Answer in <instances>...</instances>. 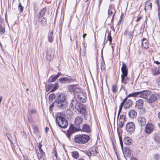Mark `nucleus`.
Wrapping results in <instances>:
<instances>
[{"label":"nucleus","instance_id":"12","mask_svg":"<svg viewBox=\"0 0 160 160\" xmlns=\"http://www.w3.org/2000/svg\"><path fill=\"white\" fill-rule=\"evenodd\" d=\"M54 53V51L52 49L49 48L47 49L46 57L48 61H51L53 59Z\"/></svg>","mask_w":160,"mask_h":160},{"label":"nucleus","instance_id":"62","mask_svg":"<svg viewBox=\"0 0 160 160\" xmlns=\"http://www.w3.org/2000/svg\"><path fill=\"white\" fill-rule=\"evenodd\" d=\"M87 35V34L86 33H85V34H84L83 35H82V37H83V38H85L86 36Z\"/></svg>","mask_w":160,"mask_h":160},{"label":"nucleus","instance_id":"34","mask_svg":"<svg viewBox=\"0 0 160 160\" xmlns=\"http://www.w3.org/2000/svg\"><path fill=\"white\" fill-rule=\"evenodd\" d=\"M72 157L75 158H78L79 157V153L77 151H74L72 152Z\"/></svg>","mask_w":160,"mask_h":160},{"label":"nucleus","instance_id":"47","mask_svg":"<svg viewBox=\"0 0 160 160\" xmlns=\"http://www.w3.org/2000/svg\"><path fill=\"white\" fill-rule=\"evenodd\" d=\"M82 44L83 45L82 52L84 53V55H83L84 56L86 54V47L85 46V44L84 42H83Z\"/></svg>","mask_w":160,"mask_h":160},{"label":"nucleus","instance_id":"53","mask_svg":"<svg viewBox=\"0 0 160 160\" xmlns=\"http://www.w3.org/2000/svg\"><path fill=\"white\" fill-rule=\"evenodd\" d=\"M106 33H105V37H104V43L102 44L103 45H104L108 42V41L107 40L106 41L105 40H106Z\"/></svg>","mask_w":160,"mask_h":160},{"label":"nucleus","instance_id":"3","mask_svg":"<svg viewBox=\"0 0 160 160\" xmlns=\"http://www.w3.org/2000/svg\"><path fill=\"white\" fill-rule=\"evenodd\" d=\"M76 100H72L71 101L70 106L77 113H80L84 117L85 119L87 120L85 116L87 114L85 106L83 104L78 102Z\"/></svg>","mask_w":160,"mask_h":160},{"label":"nucleus","instance_id":"29","mask_svg":"<svg viewBox=\"0 0 160 160\" xmlns=\"http://www.w3.org/2000/svg\"><path fill=\"white\" fill-rule=\"evenodd\" d=\"M146 7H147V8L148 10H151L152 9V4L149 1H147L146 2L145 8V10H146Z\"/></svg>","mask_w":160,"mask_h":160},{"label":"nucleus","instance_id":"25","mask_svg":"<svg viewBox=\"0 0 160 160\" xmlns=\"http://www.w3.org/2000/svg\"><path fill=\"white\" fill-rule=\"evenodd\" d=\"M123 152L124 155L127 157H129L131 155V151L127 147H125L124 148V149L123 150Z\"/></svg>","mask_w":160,"mask_h":160},{"label":"nucleus","instance_id":"35","mask_svg":"<svg viewBox=\"0 0 160 160\" xmlns=\"http://www.w3.org/2000/svg\"><path fill=\"white\" fill-rule=\"evenodd\" d=\"M58 82L55 83V84H54L53 88L51 90L50 92H53L55 91L57 89H58Z\"/></svg>","mask_w":160,"mask_h":160},{"label":"nucleus","instance_id":"19","mask_svg":"<svg viewBox=\"0 0 160 160\" xmlns=\"http://www.w3.org/2000/svg\"><path fill=\"white\" fill-rule=\"evenodd\" d=\"M61 75L62 73L61 72H58L56 75L51 76L49 79V82H54Z\"/></svg>","mask_w":160,"mask_h":160},{"label":"nucleus","instance_id":"24","mask_svg":"<svg viewBox=\"0 0 160 160\" xmlns=\"http://www.w3.org/2000/svg\"><path fill=\"white\" fill-rule=\"evenodd\" d=\"M48 41L52 42L54 40L53 32V31H49L48 35Z\"/></svg>","mask_w":160,"mask_h":160},{"label":"nucleus","instance_id":"7","mask_svg":"<svg viewBox=\"0 0 160 160\" xmlns=\"http://www.w3.org/2000/svg\"><path fill=\"white\" fill-rule=\"evenodd\" d=\"M121 69L122 73L121 75V82L126 84L127 83L126 81L128 75V69L125 63L123 62L122 63V66Z\"/></svg>","mask_w":160,"mask_h":160},{"label":"nucleus","instance_id":"21","mask_svg":"<svg viewBox=\"0 0 160 160\" xmlns=\"http://www.w3.org/2000/svg\"><path fill=\"white\" fill-rule=\"evenodd\" d=\"M129 117L131 118H136L137 116V112L134 109H132L130 110L128 113Z\"/></svg>","mask_w":160,"mask_h":160},{"label":"nucleus","instance_id":"59","mask_svg":"<svg viewBox=\"0 0 160 160\" xmlns=\"http://www.w3.org/2000/svg\"><path fill=\"white\" fill-rule=\"evenodd\" d=\"M156 2L157 3V6H159V5L160 4H159V0H156Z\"/></svg>","mask_w":160,"mask_h":160},{"label":"nucleus","instance_id":"33","mask_svg":"<svg viewBox=\"0 0 160 160\" xmlns=\"http://www.w3.org/2000/svg\"><path fill=\"white\" fill-rule=\"evenodd\" d=\"M138 94V93L137 92H135L128 94V95L125 98H126V100H125V101L127 100L128 99V98H129L130 97H137Z\"/></svg>","mask_w":160,"mask_h":160},{"label":"nucleus","instance_id":"2","mask_svg":"<svg viewBox=\"0 0 160 160\" xmlns=\"http://www.w3.org/2000/svg\"><path fill=\"white\" fill-rule=\"evenodd\" d=\"M83 120V118L79 116L77 117L75 119V123L76 126L73 124H71L69 129L67 131L66 133L67 137L70 139V136L72 134L75 132L80 131L81 128L79 125L80 124Z\"/></svg>","mask_w":160,"mask_h":160},{"label":"nucleus","instance_id":"28","mask_svg":"<svg viewBox=\"0 0 160 160\" xmlns=\"http://www.w3.org/2000/svg\"><path fill=\"white\" fill-rule=\"evenodd\" d=\"M126 100V98L124 99L122 102L121 103L120 105V106L119 110L118 112V118L119 117V115L120 113V112L122 110V107L124 105V103L125 102V100Z\"/></svg>","mask_w":160,"mask_h":160},{"label":"nucleus","instance_id":"40","mask_svg":"<svg viewBox=\"0 0 160 160\" xmlns=\"http://www.w3.org/2000/svg\"><path fill=\"white\" fill-rule=\"evenodd\" d=\"M38 154H39V155H38L39 158H40L42 159V158H44L43 157L45 155V153L43 151H42L40 152V153H38Z\"/></svg>","mask_w":160,"mask_h":160},{"label":"nucleus","instance_id":"57","mask_svg":"<svg viewBox=\"0 0 160 160\" xmlns=\"http://www.w3.org/2000/svg\"><path fill=\"white\" fill-rule=\"evenodd\" d=\"M42 145L40 143H39V145L38 146V149H41V147H42Z\"/></svg>","mask_w":160,"mask_h":160},{"label":"nucleus","instance_id":"37","mask_svg":"<svg viewBox=\"0 0 160 160\" xmlns=\"http://www.w3.org/2000/svg\"><path fill=\"white\" fill-rule=\"evenodd\" d=\"M41 22L42 25L43 26H46L47 24V20L44 17H43V18L41 20Z\"/></svg>","mask_w":160,"mask_h":160},{"label":"nucleus","instance_id":"6","mask_svg":"<svg viewBox=\"0 0 160 160\" xmlns=\"http://www.w3.org/2000/svg\"><path fill=\"white\" fill-rule=\"evenodd\" d=\"M74 97L76 100L81 102L85 103L86 101V94L82 92L78 91L76 92Z\"/></svg>","mask_w":160,"mask_h":160},{"label":"nucleus","instance_id":"14","mask_svg":"<svg viewBox=\"0 0 160 160\" xmlns=\"http://www.w3.org/2000/svg\"><path fill=\"white\" fill-rule=\"evenodd\" d=\"M137 122L139 126L142 127L146 125V120L144 117H140L137 118Z\"/></svg>","mask_w":160,"mask_h":160},{"label":"nucleus","instance_id":"4","mask_svg":"<svg viewBox=\"0 0 160 160\" xmlns=\"http://www.w3.org/2000/svg\"><path fill=\"white\" fill-rule=\"evenodd\" d=\"M74 139L76 143L82 144L90 140V137L87 134H78L75 135Z\"/></svg>","mask_w":160,"mask_h":160},{"label":"nucleus","instance_id":"13","mask_svg":"<svg viewBox=\"0 0 160 160\" xmlns=\"http://www.w3.org/2000/svg\"><path fill=\"white\" fill-rule=\"evenodd\" d=\"M61 83H70L74 81V79H72L69 77H64L63 78H61L58 80Z\"/></svg>","mask_w":160,"mask_h":160},{"label":"nucleus","instance_id":"38","mask_svg":"<svg viewBox=\"0 0 160 160\" xmlns=\"http://www.w3.org/2000/svg\"><path fill=\"white\" fill-rule=\"evenodd\" d=\"M117 85H112V92L113 93H115L117 91Z\"/></svg>","mask_w":160,"mask_h":160},{"label":"nucleus","instance_id":"20","mask_svg":"<svg viewBox=\"0 0 160 160\" xmlns=\"http://www.w3.org/2000/svg\"><path fill=\"white\" fill-rule=\"evenodd\" d=\"M76 85H69L68 89L70 92L71 93H74V94L78 92L77 90L78 89L76 87Z\"/></svg>","mask_w":160,"mask_h":160},{"label":"nucleus","instance_id":"15","mask_svg":"<svg viewBox=\"0 0 160 160\" xmlns=\"http://www.w3.org/2000/svg\"><path fill=\"white\" fill-rule=\"evenodd\" d=\"M82 132H85L87 133H90L91 131V129L90 126L87 124H84L80 130Z\"/></svg>","mask_w":160,"mask_h":160},{"label":"nucleus","instance_id":"42","mask_svg":"<svg viewBox=\"0 0 160 160\" xmlns=\"http://www.w3.org/2000/svg\"><path fill=\"white\" fill-rule=\"evenodd\" d=\"M33 133L35 134L37 133L38 131V127L36 126H35L33 127Z\"/></svg>","mask_w":160,"mask_h":160},{"label":"nucleus","instance_id":"10","mask_svg":"<svg viewBox=\"0 0 160 160\" xmlns=\"http://www.w3.org/2000/svg\"><path fill=\"white\" fill-rule=\"evenodd\" d=\"M137 92V96L144 98H147L148 97L149 94V91L147 90H144L140 92Z\"/></svg>","mask_w":160,"mask_h":160},{"label":"nucleus","instance_id":"8","mask_svg":"<svg viewBox=\"0 0 160 160\" xmlns=\"http://www.w3.org/2000/svg\"><path fill=\"white\" fill-rule=\"evenodd\" d=\"M135 128V125L133 122H129L126 124V129L128 133H132L134 132Z\"/></svg>","mask_w":160,"mask_h":160},{"label":"nucleus","instance_id":"11","mask_svg":"<svg viewBox=\"0 0 160 160\" xmlns=\"http://www.w3.org/2000/svg\"><path fill=\"white\" fill-rule=\"evenodd\" d=\"M99 152V150L98 148L93 147L90 149L88 152H87V154L88 156H94L97 154Z\"/></svg>","mask_w":160,"mask_h":160},{"label":"nucleus","instance_id":"27","mask_svg":"<svg viewBox=\"0 0 160 160\" xmlns=\"http://www.w3.org/2000/svg\"><path fill=\"white\" fill-rule=\"evenodd\" d=\"M123 142L125 144L129 145L131 143V140L129 137L125 136L124 138Z\"/></svg>","mask_w":160,"mask_h":160},{"label":"nucleus","instance_id":"18","mask_svg":"<svg viewBox=\"0 0 160 160\" xmlns=\"http://www.w3.org/2000/svg\"><path fill=\"white\" fill-rule=\"evenodd\" d=\"M153 130V127L151 124H147L145 127V131L147 133H150Z\"/></svg>","mask_w":160,"mask_h":160},{"label":"nucleus","instance_id":"49","mask_svg":"<svg viewBox=\"0 0 160 160\" xmlns=\"http://www.w3.org/2000/svg\"><path fill=\"white\" fill-rule=\"evenodd\" d=\"M121 146V148L122 150H123V142L122 140H121V138L120 139V140H119Z\"/></svg>","mask_w":160,"mask_h":160},{"label":"nucleus","instance_id":"50","mask_svg":"<svg viewBox=\"0 0 160 160\" xmlns=\"http://www.w3.org/2000/svg\"><path fill=\"white\" fill-rule=\"evenodd\" d=\"M118 129V128H117L118 133V136L119 137V140H120V139H121V140H122V136L120 135V132H119Z\"/></svg>","mask_w":160,"mask_h":160},{"label":"nucleus","instance_id":"63","mask_svg":"<svg viewBox=\"0 0 160 160\" xmlns=\"http://www.w3.org/2000/svg\"><path fill=\"white\" fill-rule=\"evenodd\" d=\"M158 6V11H160V5H159Z\"/></svg>","mask_w":160,"mask_h":160},{"label":"nucleus","instance_id":"22","mask_svg":"<svg viewBox=\"0 0 160 160\" xmlns=\"http://www.w3.org/2000/svg\"><path fill=\"white\" fill-rule=\"evenodd\" d=\"M47 12V8L44 7L42 8L39 12L37 15V17L38 18L42 17Z\"/></svg>","mask_w":160,"mask_h":160},{"label":"nucleus","instance_id":"43","mask_svg":"<svg viewBox=\"0 0 160 160\" xmlns=\"http://www.w3.org/2000/svg\"><path fill=\"white\" fill-rule=\"evenodd\" d=\"M37 113V111L35 109H33L31 110L29 112V114L30 115H32L35 114Z\"/></svg>","mask_w":160,"mask_h":160},{"label":"nucleus","instance_id":"46","mask_svg":"<svg viewBox=\"0 0 160 160\" xmlns=\"http://www.w3.org/2000/svg\"><path fill=\"white\" fill-rule=\"evenodd\" d=\"M53 151L54 152H53V155L55 157L56 159H57V157H58V155L57 152L56 151V148H54L53 149Z\"/></svg>","mask_w":160,"mask_h":160},{"label":"nucleus","instance_id":"36","mask_svg":"<svg viewBox=\"0 0 160 160\" xmlns=\"http://www.w3.org/2000/svg\"><path fill=\"white\" fill-rule=\"evenodd\" d=\"M56 98V95L54 93H52L50 94L49 96V99L50 100L52 101L54 99Z\"/></svg>","mask_w":160,"mask_h":160},{"label":"nucleus","instance_id":"55","mask_svg":"<svg viewBox=\"0 0 160 160\" xmlns=\"http://www.w3.org/2000/svg\"><path fill=\"white\" fill-rule=\"evenodd\" d=\"M125 121V120L123 119H119V122H122V123H124V121Z\"/></svg>","mask_w":160,"mask_h":160},{"label":"nucleus","instance_id":"9","mask_svg":"<svg viewBox=\"0 0 160 160\" xmlns=\"http://www.w3.org/2000/svg\"><path fill=\"white\" fill-rule=\"evenodd\" d=\"M160 96L159 92H154L150 97L148 101L150 103L154 102L160 98Z\"/></svg>","mask_w":160,"mask_h":160},{"label":"nucleus","instance_id":"48","mask_svg":"<svg viewBox=\"0 0 160 160\" xmlns=\"http://www.w3.org/2000/svg\"><path fill=\"white\" fill-rule=\"evenodd\" d=\"M124 123H122V122H119L118 124V128H122L123 126H124Z\"/></svg>","mask_w":160,"mask_h":160},{"label":"nucleus","instance_id":"58","mask_svg":"<svg viewBox=\"0 0 160 160\" xmlns=\"http://www.w3.org/2000/svg\"><path fill=\"white\" fill-rule=\"evenodd\" d=\"M154 63H156L157 65H159L160 64V62L158 61H154Z\"/></svg>","mask_w":160,"mask_h":160},{"label":"nucleus","instance_id":"30","mask_svg":"<svg viewBox=\"0 0 160 160\" xmlns=\"http://www.w3.org/2000/svg\"><path fill=\"white\" fill-rule=\"evenodd\" d=\"M107 32L108 35L107 36V40L108 41V40L109 41V43L110 44H111L112 40V38L111 36V32H109L108 30H107L106 31V32Z\"/></svg>","mask_w":160,"mask_h":160},{"label":"nucleus","instance_id":"23","mask_svg":"<svg viewBox=\"0 0 160 160\" xmlns=\"http://www.w3.org/2000/svg\"><path fill=\"white\" fill-rule=\"evenodd\" d=\"M133 31H129L127 30L124 32V34L126 35L128 38L132 39L133 37Z\"/></svg>","mask_w":160,"mask_h":160},{"label":"nucleus","instance_id":"26","mask_svg":"<svg viewBox=\"0 0 160 160\" xmlns=\"http://www.w3.org/2000/svg\"><path fill=\"white\" fill-rule=\"evenodd\" d=\"M148 40L145 38L142 40V45L144 49H147L148 47Z\"/></svg>","mask_w":160,"mask_h":160},{"label":"nucleus","instance_id":"60","mask_svg":"<svg viewBox=\"0 0 160 160\" xmlns=\"http://www.w3.org/2000/svg\"><path fill=\"white\" fill-rule=\"evenodd\" d=\"M105 69V68L104 67V66L103 65H102L101 66V69Z\"/></svg>","mask_w":160,"mask_h":160},{"label":"nucleus","instance_id":"39","mask_svg":"<svg viewBox=\"0 0 160 160\" xmlns=\"http://www.w3.org/2000/svg\"><path fill=\"white\" fill-rule=\"evenodd\" d=\"M5 32V29L4 28H3L2 27V25L0 24V34H3Z\"/></svg>","mask_w":160,"mask_h":160},{"label":"nucleus","instance_id":"56","mask_svg":"<svg viewBox=\"0 0 160 160\" xmlns=\"http://www.w3.org/2000/svg\"><path fill=\"white\" fill-rule=\"evenodd\" d=\"M141 19V17H139L137 19L136 21L137 22H138L139 21L140 19Z\"/></svg>","mask_w":160,"mask_h":160},{"label":"nucleus","instance_id":"44","mask_svg":"<svg viewBox=\"0 0 160 160\" xmlns=\"http://www.w3.org/2000/svg\"><path fill=\"white\" fill-rule=\"evenodd\" d=\"M160 158V156L159 154L156 153L154 155V159L155 160H159Z\"/></svg>","mask_w":160,"mask_h":160},{"label":"nucleus","instance_id":"54","mask_svg":"<svg viewBox=\"0 0 160 160\" xmlns=\"http://www.w3.org/2000/svg\"><path fill=\"white\" fill-rule=\"evenodd\" d=\"M53 104H52V105H51L50 107H49V110H50V111H51L52 110V108H53Z\"/></svg>","mask_w":160,"mask_h":160},{"label":"nucleus","instance_id":"41","mask_svg":"<svg viewBox=\"0 0 160 160\" xmlns=\"http://www.w3.org/2000/svg\"><path fill=\"white\" fill-rule=\"evenodd\" d=\"M33 7L34 10L36 11V10L38 9V5L37 2H35L33 3Z\"/></svg>","mask_w":160,"mask_h":160},{"label":"nucleus","instance_id":"16","mask_svg":"<svg viewBox=\"0 0 160 160\" xmlns=\"http://www.w3.org/2000/svg\"><path fill=\"white\" fill-rule=\"evenodd\" d=\"M144 103L143 100L142 99H140L138 100L136 103V107L138 109H140L143 107V104Z\"/></svg>","mask_w":160,"mask_h":160},{"label":"nucleus","instance_id":"31","mask_svg":"<svg viewBox=\"0 0 160 160\" xmlns=\"http://www.w3.org/2000/svg\"><path fill=\"white\" fill-rule=\"evenodd\" d=\"M113 10H114V8L112 6L109 5L108 12V15L109 17L111 16L112 14L113 13Z\"/></svg>","mask_w":160,"mask_h":160},{"label":"nucleus","instance_id":"1","mask_svg":"<svg viewBox=\"0 0 160 160\" xmlns=\"http://www.w3.org/2000/svg\"><path fill=\"white\" fill-rule=\"evenodd\" d=\"M54 103L56 104L57 108L59 109H65L68 105L66 96L64 94L62 93H58L56 94Z\"/></svg>","mask_w":160,"mask_h":160},{"label":"nucleus","instance_id":"52","mask_svg":"<svg viewBox=\"0 0 160 160\" xmlns=\"http://www.w3.org/2000/svg\"><path fill=\"white\" fill-rule=\"evenodd\" d=\"M6 136L7 138H8V139H9V141L11 142L10 138L11 137V136L8 133L6 134Z\"/></svg>","mask_w":160,"mask_h":160},{"label":"nucleus","instance_id":"51","mask_svg":"<svg viewBox=\"0 0 160 160\" xmlns=\"http://www.w3.org/2000/svg\"><path fill=\"white\" fill-rule=\"evenodd\" d=\"M119 119L125 120V117L123 115H121L120 116V119Z\"/></svg>","mask_w":160,"mask_h":160},{"label":"nucleus","instance_id":"5","mask_svg":"<svg viewBox=\"0 0 160 160\" xmlns=\"http://www.w3.org/2000/svg\"><path fill=\"white\" fill-rule=\"evenodd\" d=\"M56 122L58 126L62 128H66L68 126L66 119L61 115L56 117Z\"/></svg>","mask_w":160,"mask_h":160},{"label":"nucleus","instance_id":"32","mask_svg":"<svg viewBox=\"0 0 160 160\" xmlns=\"http://www.w3.org/2000/svg\"><path fill=\"white\" fill-rule=\"evenodd\" d=\"M53 84L51 83H49L47 85H46L45 88L46 91L47 92H49L51 89L53 88Z\"/></svg>","mask_w":160,"mask_h":160},{"label":"nucleus","instance_id":"17","mask_svg":"<svg viewBox=\"0 0 160 160\" xmlns=\"http://www.w3.org/2000/svg\"><path fill=\"white\" fill-rule=\"evenodd\" d=\"M132 104V101L131 100L129 99L126 101L123 106L124 108L125 109H127L129 108Z\"/></svg>","mask_w":160,"mask_h":160},{"label":"nucleus","instance_id":"45","mask_svg":"<svg viewBox=\"0 0 160 160\" xmlns=\"http://www.w3.org/2000/svg\"><path fill=\"white\" fill-rule=\"evenodd\" d=\"M18 9L20 12L22 11L23 10V7L22 6L20 3H19L18 5Z\"/></svg>","mask_w":160,"mask_h":160},{"label":"nucleus","instance_id":"64","mask_svg":"<svg viewBox=\"0 0 160 160\" xmlns=\"http://www.w3.org/2000/svg\"><path fill=\"white\" fill-rule=\"evenodd\" d=\"M158 117L160 119V112L158 113Z\"/></svg>","mask_w":160,"mask_h":160},{"label":"nucleus","instance_id":"61","mask_svg":"<svg viewBox=\"0 0 160 160\" xmlns=\"http://www.w3.org/2000/svg\"><path fill=\"white\" fill-rule=\"evenodd\" d=\"M49 130V128L47 127H46L45 128V131L46 132H47V131Z\"/></svg>","mask_w":160,"mask_h":160}]
</instances>
